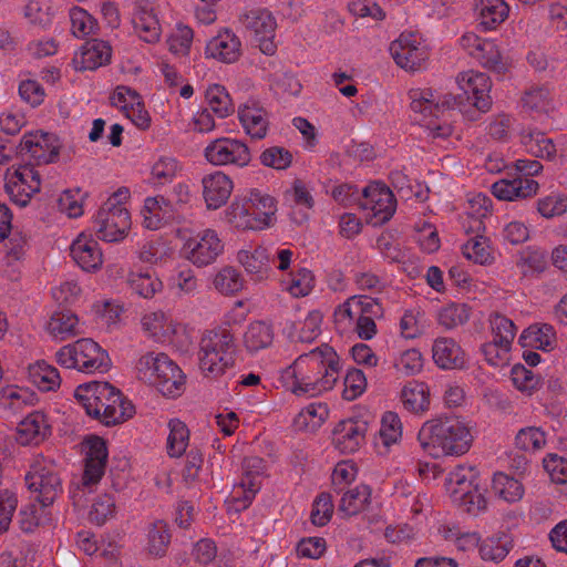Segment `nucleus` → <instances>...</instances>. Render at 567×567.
<instances>
[{"mask_svg":"<svg viewBox=\"0 0 567 567\" xmlns=\"http://www.w3.org/2000/svg\"><path fill=\"white\" fill-rule=\"evenodd\" d=\"M340 374L339 355L327 343L300 354L281 372L284 386L295 395L318 396L333 389Z\"/></svg>","mask_w":567,"mask_h":567,"instance_id":"nucleus-1","label":"nucleus"},{"mask_svg":"<svg viewBox=\"0 0 567 567\" xmlns=\"http://www.w3.org/2000/svg\"><path fill=\"white\" fill-rule=\"evenodd\" d=\"M422 449L434 457L462 456L473 443L467 424L458 417L444 416L426 421L417 434Z\"/></svg>","mask_w":567,"mask_h":567,"instance_id":"nucleus-2","label":"nucleus"},{"mask_svg":"<svg viewBox=\"0 0 567 567\" xmlns=\"http://www.w3.org/2000/svg\"><path fill=\"white\" fill-rule=\"evenodd\" d=\"M74 396L89 416L106 426L120 424L135 413L134 405L107 382L79 385Z\"/></svg>","mask_w":567,"mask_h":567,"instance_id":"nucleus-3","label":"nucleus"},{"mask_svg":"<svg viewBox=\"0 0 567 567\" xmlns=\"http://www.w3.org/2000/svg\"><path fill=\"white\" fill-rule=\"evenodd\" d=\"M235 337L227 327L206 330L199 341V368L206 377L218 378L235 363Z\"/></svg>","mask_w":567,"mask_h":567,"instance_id":"nucleus-4","label":"nucleus"},{"mask_svg":"<svg viewBox=\"0 0 567 567\" xmlns=\"http://www.w3.org/2000/svg\"><path fill=\"white\" fill-rule=\"evenodd\" d=\"M411 99V110L414 113L413 121L425 127L427 136L435 138H446L452 135L453 126L442 120L445 112L450 111L455 101L444 97L443 101L436 100L430 89H412L409 92Z\"/></svg>","mask_w":567,"mask_h":567,"instance_id":"nucleus-5","label":"nucleus"},{"mask_svg":"<svg viewBox=\"0 0 567 567\" xmlns=\"http://www.w3.org/2000/svg\"><path fill=\"white\" fill-rule=\"evenodd\" d=\"M55 357L61 367L76 369L84 373H103L111 365L107 352L89 338L62 347Z\"/></svg>","mask_w":567,"mask_h":567,"instance_id":"nucleus-6","label":"nucleus"},{"mask_svg":"<svg viewBox=\"0 0 567 567\" xmlns=\"http://www.w3.org/2000/svg\"><path fill=\"white\" fill-rule=\"evenodd\" d=\"M518 173L513 179H501L492 185V193L502 200H517L537 194L539 185L532 176L543 171V165L536 159H516L514 163Z\"/></svg>","mask_w":567,"mask_h":567,"instance_id":"nucleus-7","label":"nucleus"},{"mask_svg":"<svg viewBox=\"0 0 567 567\" xmlns=\"http://www.w3.org/2000/svg\"><path fill=\"white\" fill-rule=\"evenodd\" d=\"M461 48L484 69L503 76L512 68L508 56H505L493 40L483 39L473 32H466L460 38Z\"/></svg>","mask_w":567,"mask_h":567,"instance_id":"nucleus-8","label":"nucleus"},{"mask_svg":"<svg viewBox=\"0 0 567 567\" xmlns=\"http://www.w3.org/2000/svg\"><path fill=\"white\" fill-rule=\"evenodd\" d=\"M359 206L365 212L368 224L380 226L395 213L396 199L389 187L374 183L362 189Z\"/></svg>","mask_w":567,"mask_h":567,"instance_id":"nucleus-9","label":"nucleus"},{"mask_svg":"<svg viewBox=\"0 0 567 567\" xmlns=\"http://www.w3.org/2000/svg\"><path fill=\"white\" fill-rule=\"evenodd\" d=\"M390 53L400 68L412 72L422 69L430 56L426 43L416 32L401 33L390 44Z\"/></svg>","mask_w":567,"mask_h":567,"instance_id":"nucleus-10","label":"nucleus"},{"mask_svg":"<svg viewBox=\"0 0 567 567\" xmlns=\"http://www.w3.org/2000/svg\"><path fill=\"white\" fill-rule=\"evenodd\" d=\"M224 251V243L214 229H204L185 240L181 255L197 267L212 265Z\"/></svg>","mask_w":567,"mask_h":567,"instance_id":"nucleus-11","label":"nucleus"},{"mask_svg":"<svg viewBox=\"0 0 567 567\" xmlns=\"http://www.w3.org/2000/svg\"><path fill=\"white\" fill-rule=\"evenodd\" d=\"M112 203H103L97 210L93 228L99 239L115 243L125 238L131 228V215L127 208H110Z\"/></svg>","mask_w":567,"mask_h":567,"instance_id":"nucleus-12","label":"nucleus"},{"mask_svg":"<svg viewBox=\"0 0 567 567\" xmlns=\"http://www.w3.org/2000/svg\"><path fill=\"white\" fill-rule=\"evenodd\" d=\"M205 158L215 166L235 165L247 166L251 154L247 144L237 138L219 137L204 148Z\"/></svg>","mask_w":567,"mask_h":567,"instance_id":"nucleus-13","label":"nucleus"},{"mask_svg":"<svg viewBox=\"0 0 567 567\" xmlns=\"http://www.w3.org/2000/svg\"><path fill=\"white\" fill-rule=\"evenodd\" d=\"M239 22L255 37L262 53L272 55L276 52L277 47L274 42V37L277 23L268 10L261 8L250 9L239 17Z\"/></svg>","mask_w":567,"mask_h":567,"instance_id":"nucleus-14","label":"nucleus"},{"mask_svg":"<svg viewBox=\"0 0 567 567\" xmlns=\"http://www.w3.org/2000/svg\"><path fill=\"white\" fill-rule=\"evenodd\" d=\"M456 82L480 112L486 113L489 111L492 106V97L489 95L492 81L487 74L470 70L460 73Z\"/></svg>","mask_w":567,"mask_h":567,"instance_id":"nucleus-15","label":"nucleus"},{"mask_svg":"<svg viewBox=\"0 0 567 567\" xmlns=\"http://www.w3.org/2000/svg\"><path fill=\"white\" fill-rule=\"evenodd\" d=\"M20 152L29 154L37 164H49L58 159L60 142L54 134L25 133L20 142Z\"/></svg>","mask_w":567,"mask_h":567,"instance_id":"nucleus-16","label":"nucleus"},{"mask_svg":"<svg viewBox=\"0 0 567 567\" xmlns=\"http://www.w3.org/2000/svg\"><path fill=\"white\" fill-rule=\"evenodd\" d=\"M368 424L360 420H342L332 432V443L341 453L357 452L365 439Z\"/></svg>","mask_w":567,"mask_h":567,"instance_id":"nucleus-17","label":"nucleus"},{"mask_svg":"<svg viewBox=\"0 0 567 567\" xmlns=\"http://www.w3.org/2000/svg\"><path fill=\"white\" fill-rule=\"evenodd\" d=\"M156 380L150 382L165 396L175 398L183 391L185 375L181 368L166 354L159 352Z\"/></svg>","mask_w":567,"mask_h":567,"instance_id":"nucleus-18","label":"nucleus"},{"mask_svg":"<svg viewBox=\"0 0 567 567\" xmlns=\"http://www.w3.org/2000/svg\"><path fill=\"white\" fill-rule=\"evenodd\" d=\"M143 226L156 230L175 221L178 217L174 205L164 196L146 197L141 209Z\"/></svg>","mask_w":567,"mask_h":567,"instance_id":"nucleus-19","label":"nucleus"},{"mask_svg":"<svg viewBox=\"0 0 567 567\" xmlns=\"http://www.w3.org/2000/svg\"><path fill=\"white\" fill-rule=\"evenodd\" d=\"M451 496H484L481 478L473 467L458 466L452 471L444 483Z\"/></svg>","mask_w":567,"mask_h":567,"instance_id":"nucleus-20","label":"nucleus"},{"mask_svg":"<svg viewBox=\"0 0 567 567\" xmlns=\"http://www.w3.org/2000/svg\"><path fill=\"white\" fill-rule=\"evenodd\" d=\"M202 185L203 197L208 209H218L224 206L234 188L230 177L219 171L205 175Z\"/></svg>","mask_w":567,"mask_h":567,"instance_id":"nucleus-21","label":"nucleus"},{"mask_svg":"<svg viewBox=\"0 0 567 567\" xmlns=\"http://www.w3.org/2000/svg\"><path fill=\"white\" fill-rule=\"evenodd\" d=\"M70 254L76 265L84 271H96L103 265L102 250L92 236L80 234L72 243Z\"/></svg>","mask_w":567,"mask_h":567,"instance_id":"nucleus-22","label":"nucleus"},{"mask_svg":"<svg viewBox=\"0 0 567 567\" xmlns=\"http://www.w3.org/2000/svg\"><path fill=\"white\" fill-rule=\"evenodd\" d=\"M239 122L246 132L254 140L266 137L269 128L267 111L256 101H247L238 109Z\"/></svg>","mask_w":567,"mask_h":567,"instance_id":"nucleus-23","label":"nucleus"},{"mask_svg":"<svg viewBox=\"0 0 567 567\" xmlns=\"http://www.w3.org/2000/svg\"><path fill=\"white\" fill-rule=\"evenodd\" d=\"M435 364L444 370L462 369L465 365V352L452 338H436L432 346Z\"/></svg>","mask_w":567,"mask_h":567,"instance_id":"nucleus-24","label":"nucleus"},{"mask_svg":"<svg viewBox=\"0 0 567 567\" xmlns=\"http://www.w3.org/2000/svg\"><path fill=\"white\" fill-rule=\"evenodd\" d=\"M206 54L224 63H234L241 55V42L233 31L226 29L207 43Z\"/></svg>","mask_w":567,"mask_h":567,"instance_id":"nucleus-25","label":"nucleus"},{"mask_svg":"<svg viewBox=\"0 0 567 567\" xmlns=\"http://www.w3.org/2000/svg\"><path fill=\"white\" fill-rule=\"evenodd\" d=\"M17 431L22 445L39 444L51 434V426L44 413L34 411L18 424Z\"/></svg>","mask_w":567,"mask_h":567,"instance_id":"nucleus-26","label":"nucleus"},{"mask_svg":"<svg viewBox=\"0 0 567 567\" xmlns=\"http://www.w3.org/2000/svg\"><path fill=\"white\" fill-rule=\"evenodd\" d=\"M24 483L31 493L42 496H55L62 492L61 480L52 470L41 466H32L24 476Z\"/></svg>","mask_w":567,"mask_h":567,"instance_id":"nucleus-27","label":"nucleus"},{"mask_svg":"<svg viewBox=\"0 0 567 567\" xmlns=\"http://www.w3.org/2000/svg\"><path fill=\"white\" fill-rule=\"evenodd\" d=\"M478 27L484 31L495 30L509 13V6L504 0H475Z\"/></svg>","mask_w":567,"mask_h":567,"instance_id":"nucleus-28","label":"nucleus"},{"mask_svg":"<svg viewBox=\"0 0 567 567\" xmlns=\"http://www.w3.org/2000/svg\"><path fill=\"white\" fill-rule=\"evenodd\" d=\"M132 23L138 37L147 42L155 43L161 37V24L154 9L148 4H137Z\"/></svg>","mask_w":567,"mask_h":567,"instance_id":"nucleus-29","label":"nucleus"},{"mask_svg":"<svg viewBox=\"0 0 567 567\" xmlns=\"http://www.w3.org/2000/svg\"><path fill=\"white\" fill-rule=\"evenodd\" d=\"M171 540L169 525L163 519H156L146 528L145 551L153 558H163L168 553Z\"/></svg>","mask_w":567,"mask_h":567,"instance_id":"nucleus-30","label":"nucleus"},{"mask_svg":"<svg viewBox=\"0 0 567 567\" xmlns=\"http://www.w3.org/2000/svg\"><path fill=\"white\" fill-rule=\"evenodd\" d=\"M237 260L251 276L252 280L260 281L267 278L270 261L267 248L257 247L252 251L239 250Z\"/></svg>","mask_w":567,"mask_h":567,"instance_id":"nucleus-31","label":"nucleus"},{"mask_svg":"<svg viewBox=\"0 0 567 567\" xmlns=\"http://www.w3.org/2000/svg\"><path fill=\"white\" fill-rule=\"evenodd\" d=\"M354 474L355 470L353 465L347 462L338 463L331 474L334 492L338 494L342 493L343 496H371L372 488L365 484H361L354 488L344 491L346 486H348L354 480Z\"/></svg>","mask_w":567,"mask_h":567,"instance_id":"nucleus-32","label":"nucleus"},{"mask_svg":"<svg viewBox=\"0 0 567 567\" xmlns=\"http://www.w3.org/2000/svg\"><path fill=\"white\" fill-rule=\"evenodd\" d=\"M522 144L525 146L526 151L535 157L554 161L557 156V148L554 141L540 131H523Z\"/></svg>","mask_w":567,"mask_h":567,"instance_id":"nucleus-33","label":"nucleus"},{"mask_svg":"<svg viewBox=\"0 0 567 567\" xmlns=\"http://www.w3.org/2000/svg\"><path fill=\"white\" fill-rule=\"evenodd\" d=\"M112 56V49L107 42L93 39L87 41L81 50V66L82 70H96L110 63Z\"/></svg>","mask_w":567,"mask_h":567,"instance_id":"nucleus-34","label":"nucleus"},{"mask_svg":"<svg viewBox=\"0 0 567 567\" xmlns=\"http://www.w3.org/2000/svg\"><path fill=\"white\" fill-rule=\"evenodd\" d=\"M248 205L251 206L250 210L255 223L260 224L258 229H264L271 224V220L277 212L276 200L268 194L254 189L247 197Z\"/></svg>","mask_w":567,"mask_h":567,"instance_id":"nucleus-35","label":"nucleus"},{"mask_svg":"<svg viewBox=\"0 0 567 567\" xmlns=\"http://www.w3.org/2000/svg\"><path fill=\"white\" fill-rule=\"evenodd\" d=\"M519 342L523 347L550 351L556 344V332L550 324H533L522 332Z\"/></svg>","mask_w":567,"mask_h":567,"instance_id":"nucleus-36","label":"nucleus"},{"mask_svg":"<svg viewBox=\"0 0 567 567\" xmlns=\"http://www.w3.org/2000/svg\"><path fill=\"white\" fill-rule=\"evenodd\" d=\"M403 406L412 413H422L429 409L430 392L423 382H408L401 391Z\"/></svg>","mask_w":567,"mask_h":567,"instance_id":"nucleus-37","label":"nucleus"},{"mask_svg":"<svg viewBox=\"0 0 567 567\" xmlns=\"http://www.w3.org/2000/svg\"><path fill=\"white\" fill-rule=\"evenodd\" d=\"M50 334L59 340H66L82 333L79 318L70 311H55L48 324Z\"/></svg>","mask_w":567,"mask_h":567,"instance_id":"nucleus-38","label":"nucleus"},{"mask_svg":"<svg viewBox=\"0 0 567 567\" xmlns=\"http://www.w3.org/2000/svg\"><path fill=\"white\" fill-rule=\"evenodd\" d=\"M53 498H33L19 512L20 528L25 533L33 532L45 516L47 507L52 505Z\"/></svg>","mask_w":567,"mask_h":567,"instance_id":"nucleus-39","label":"nucleus"},{"mask_svg":"<svg viewBox=\"0 0 567 567\" xmlns=\"http://www.w3.org/2000/svg\"><path fill=\"white\" fill-rule=\"evenodd\" d=\"M264 460L257 456L246 457L243 462V476L240 478V487L245 493L256 495L265 480Z\"/></svg>","mask_w":567,"mask_h":567,"instance_id":"nucleus-40","label":"nucleus"},{"mask_svg":"<svg viewBox=\"0 0 567 567\" xmlns=\"http://www.w3.org/2000/svg\"><path fill=\"white\" fill-rule=\"evenodd\" d=\"M272 341V327L264 321L251 322L244 334V344L251 353L268 348Z\"/></svg>","mask_w":567,"mask_h":567,"instance_id":"nucleus-41","label":"nucleus"},{"mask_svg":"<svg viewBox=\"0 0 567 567\" xmlns=\"http://www.w3.org/2000/svg\"><path fill=\"white\" fill-rule=\"evenodd\" d=\"M29 378L41 391H55L61 384L58 369L44 361H38L30 365Z\"/></svg>","mask_w":567,"mask_h":567,"instance_id":"nucleus-42","label":"nucleus"},{"mask_svg":"<svg viewBox=\"0 0 567 567\" xmlns=\"http://www.w3.org/2000/svg\"><path fill=\"white\" fill-rule=\"evenodd\" d=\"M205 99L210 112L219 118H225L234 113L235 105L225 86L220 84L210 85L205 93Z\"/></svg>","mask_w":567,"mask_h":567,"instance_id":"nucleus-43","label":"nucleus"},{"mask_svg":"<svg viewBox=\"0 0 567 567\" xmlns=\"http://www.w3.org/2000/svg\"><path fill=\"white\" fill-rule=\"evenodd\" d=\"M127 284L134 293L145 299L153 298L163 289L159 278L148 270L145 272H130Z\"/></svg>","mask_w":567,"mask_h":567,"instance_id":"nucleus-44","label":"nucleus"},{"mask_svg":"<svg viewBox=\"0 0 567 567\" xmlns=\"http://www.w3.org/2000/svg\"><path fill=\"white\" fill-rule=\"evenodd\" d=\"M247 198H236L226 210L227 221L238 229H258L260 224L255 223Z\"/></svg>","mask_w":567,"mask_h":567,"instance_id":"nucleus-45","label":"nucleus"},{"mask_svg":"<svg viewBox=\"0 0 567 567\" xmlns=\"http://www.w3.org/2000/svg\"><path fill=\"white\" fill-rule=\"evenodd\" d=\"M167 454L171 457H181L188 446L189 430L184 422L173 419L168 422Z\"/></svg>","mask_w":567,"mask_h":567,"instance_id":"nucleus-46","label":"nucleus"},{"mask_svg":"<svg viewBox=\"0 0 567 567\" xmlns=\"http://www.w3.org/2000/svg\"><path fill=\"white\" fill-rule=\"evenodd\" d=\"M471 317V307L466 303L452 302L444 306L437 315L439 323L446 330L465 324Z\"/></svg>","mask_w":567,"mask_h":567,"instance_id":"nucleus-47","label":"nucleus"},{"mask_svg":"<svg viewBox=\"0 0 567 567\" xmlns=\"http://www.w3.org/2000/svg\"><path fill=\"white\" fill-rule=\"evenodd\" d=\"M54 10L51 0H29L24 7V18L33 25L47 28L52 23Z\"/></svg>","mask_w":567,"mask_h":567,"instance_id":"nucleus-48","label":"nucleus"},{"mask_svg":"<svg viewBox=\"0 0 567 567\" xmlns=\"http://www.w3.org/2000/svg\"><path fill=\"white\" fill-rule=\"evenodd\" d=\"M546 433L537 426L520 429L515 436V446L524 452H537L546 445Z\"/></svg>","mask_w":567,"mask_h":567,"instance_id":"nucleus-49","label":"nucleus"},{"mask_svg":"<svg viewBox=\"0 0 567 567\" xmlns=\"http://www.w3.org/2000/svg\"><path fill=\"white\" fill-rule=\"evenodd\" d=\"M214 286L223 295H235L244 288V279L237 269L227 266L216 274Z\"/></svg>","mask_w":567,"mask_h":567,"instance_id":"nucleus-50","label":"nucleus"},{"mask_svg":"<svg viewBox=\"0 0 567 567\" xmlns=\"http://www.w3.org/2000/svg\"><path fill=\"white\" fill-rule=\"evenodd\" d=\"M329 414L327 404L313 402L303 408L295 419V423L299 429L317 427Z\"/></svg>","mask_w":567,"mask_h":567,"instance_id":"nucleus-51","label":"nucleus"},{"mask_svg":"<svg viewBox=\"0 0 567 567\" xmlns=\"http://www.w3.org/2000/svg\"><path fill=\"white\" fill-rule=\"evenodd\" d=\"M463 255L475 264L487 265L493 260L488 239L476 235L463 245Z\"/></svg>","mask_w":567,"mask_h":567,"instance_id":"nucleus-52","label":"nucleus"},{"mask_svg":"<svg viewBox=\"0 0 567 567\" xmlns=\"http://www.w3.org/2000/svg\"><path fill=\"white\" fill-rule=\"evenodd\" d=\"M489 326L493 336L492 340L513 344L517 329L511 319L498 312H495L489 316Z\"/></svg>","mask_w":567,"mask_h":567,"instance_id":"nucleus-53","label":"nucleus"},{"mask_svg":"<svg viewBox=\"0 0 567 567\" xmlns=\"http://www.w3.org/2000/svg\"><path fill=\"white\" fill-rule=\"evenodd\" d=\"M89 507L87 518L95 525H103L115 514V503L113 498H84Z\"/></svg>","mask_w":567,"mask_h":567,"instance_id":"nucleus-54","label":"nucleus"},{"mask_svg":"<svg viewBox=\"0 0 567 567\" xmlns=\"http://www.w3.org/2000/svg\"><path fill=\"white\" fill-rule=\"evenodd\" d=\"M512 344L502 341H488L482 344L481 351L492 367H504L509 363Z\"/></svg>","mask_w":567,"mask_h":567,"instance_id":"nucleus-55","label":"nucleus"},{"mask_svg":"<svg viewBox=\"0 0 567 567\" xmlns=\"http://www.w3.org/2000/svg\"><path fill=\"white\" fill-rule=\"evenodd\" d=\"M379 434L385 447H389L401 439L402 423L396 413L388 411L383 414Z\"/></svg>","mask_w":567,"mask_h":567,"instance_id":"nucleus-56","label":"nucleus"},{"mask_svg":"<svg viewBox=\"0 0 567 567\" xmlns=\"http://www.w3.org/2000/svg\"><path fill=\"white\" fill-rule=\"evenodd\" d=\"M143 330L148 336L161 339L171 331V322L163 311L145 313L141 319Z\"/></svg>","mask_w":567,"mask_h":567,"instance_id":"nucleus-57","label":"nucleus"},{"mask_svg":"<svg viewBox=\"0 0 567 567\" xmlns=\"http://www.w3.org/2000/svg\"><path fill=\"white\" fill-rule=\"evenodd\" d=\"M259 159L264 166L275 169H287L292 163L293 155L282 146H270L262 151Z\"/></svg>","mask_w":567,"mask_h":567,"instance_id":"nucleus-58","label":"nucleus"},{"mask_svg":"<svg viewBox=\"0 0 567 567\" xmlns=\"http://www.w3.org/2000/svg\"><path fill=\"white\" fill-rule=\"evenodd\" d=\"M492 492L495 496H523L524 486L517 478L498 472L493 476Z\"/></svg>","mask_w":567,"mask_h":567,"instance_id":"nucleus-59","label":"nucleus"},{"mask_svg":"<svg viewBox=\"0 0 567 567\" xmlns=\"http://www.w3.org/2000/svg\"><path fill=\"white\" fill-rule=\"evenodd\" d=\"M344 389L342 396L347 401H353L359 398L367 389V378L360 369L348 370L344 377Z\"/></svg>","mask_w":567,"mask_h":567,"instance_id":"nucleus-60","label":"nucleus"},{"mask_svg":"<svg viewBox=\"0 0 567 567\" xmlns=\"http://www.w3.org/2000/svg\"><path fill=\"white\" fill-rule=\"evenodd\" d=\"M71 31L76 38H84L94 32L95 19L81 8H73L70 11Z\"/></svg>","mask_w":567,"mask_h":567,"instance_id":"nucleus-61","label":"nucleus"},{"mask_svg":"<svg viewBox=\"0 0 567 567\" xmlns=\"http://www.w3.org/2000/svg\"><path fill=\"white\" fill-rule=\"evenodd\" d=\"M193 38L194 32L189 27L178 24L168 39L171 52L182 56L187 55L190 50Z\"/></svg>","mask_w":567,"mask_h":567,"instance_id":"nucleus-62","label":"nucleus"},{"mask_svg":"<svg viewBox=\"0 0 567 567\" xmlns=\"http://www.w3.org/2000/svg\"><path fill=\"white\" fill-rule=\"evenodd\" d=\"M537 210L545 218L560 216L567 210V196L551 193L537 200Z\"/></svg>","mask_w":567,"mask_h":567,"instance_id":"nucleus-63","label":"nucleus"},{"mask_svg":"<svg viewBox=\"0 0 567 567\" xmlns=\"http://www.w3.org/2000/svg\"><path fill=\"white\" fill-rule=\"evenodd\" d=\"M550 101V92L546 86L532 87L522 97L523 106L535 112H546Z\"/></svg>","mask_w":567,"mask_h":567,"instance_id":"nucleus-64","label":"nucleus"}]
</instances>
